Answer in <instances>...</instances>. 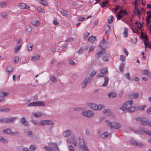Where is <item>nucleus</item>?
Here are the masks:
<instances>
[{
  "label": "nucleus",
  "mask_w": 151,
  "mask_h": 151,
  "mask_svg": "<svg viewBox=\"0 0 151 151\" xmlns=\"http://www.w3.org/2000/svg\"><path fill=\"white\" fill-rule=\"evenodd\" d=\"M105 122L107 125L111 129H117L121 127L119 124L116 122H113L112 123L108 120H106Z\"/></svg>",
  "instance_id": "1"
},
{
  "label": "nucleus",
  "mask_w": 151,
  "mask_h": 151,
  "mask_svg": "<svg viewBox=\"0 0 151 151\" xmlns=\"http://www.w3.org/2000/svg\"><path fill=\"white\" fill-rule=\"evenodd\" d=\"M136 119L137 121L141 122L140 124L142 125L146 126L148 125L149 127H151V122L149 119L141 117L137 118Z\"/></svg>",
  "instance_id": "2"
},
{
  "label": "nucleus",
  "mask_w": 151,
  "mask_h": 151,
  "mask_svg": "<svg viewBox=\"0 0 151 151\" xmlns=\"http://www.w3.org/2000/svg\"><path fill=\"white\" fill-rule=\"evenodd\" d=\"M78 141L80 148L83 151H89L83 139L79 138H78Z\"/></svg>",
  "instance_id": "3"
},
{
  "label": "nucleus",
  "mask_w": 151,
  "mask_h": 151,
  "mask_svg": "<svg viewBox=\"0 0 151 151\" xmlns=\"http://www.w3.org/2000/svg\"><path fill=\"white\" fill-rule=\"evenodd\" d=\"M132 104V100H131L128 101L124 103L122 105V106L120 107V109L123 111H125L126 110H127V108L129 107H130Z\"/></svg>",
  "instance_id": "4"
},
{
  "label": "nucleus",
  "mask_w": 151,
  "mask_h": 151,
  "mask_svg": "<svg viewBox=\"0 0 151 151\" xmlns=\"http://www.w3.org/2000/svg\"><path fill=\"white\" fill-rule=\"evenodd\" d=\"M45 105L44 102L42 101H37L29 103L28 104L29 106H43Z\"/></svg>",
  "instance_id": "5"
},
{
  "label": "nucleus",
  "mask_w": 151,
  "mask_h": 151,
  "mask_svg": "<svg viewBox=\"0 0 151 151\" xmlns=\"http://www.w3.org/2000/svg\"><path fill=\"white\" fill-rule=\"evenodd\" d=\"M82 115L86 117L91 118L93 117L94 114L91 111L88 110L83 111L81 113Z\"/></svg>",
  "instance_id": "6"
},
{
  "label": "nucleus",
  "mask_w": 151,
  "mask_h": 151,
  "mask_svg": "<svg viewBox=\"0 0 151 151\" xmlns=\"http://www.w3.org/2000/svg\"><path fill=\"white\" fill-rule=\"evenodd\" d=\"M106 52V49L104 48H103L96 54L95 57L96 58H99L105 54Z\"/></svg>",
  "instance_id": "7"
},
{
  "label": "nucleus",
  "mask_w": 151,
  "mask_h": 151,
  "mask_svg": "<svg viewBox=\"0 0 151 151\" xmlns=\"http://www.w3.org/2000/svg\"><path fill=\"white\" fill-rule=\"evenodd\" d=\"M108 72L107 68H104L103 69H101L100 71L101 74H98L97 75V77H104L106 73Z\"/></svg>",
  "instance_id": "8"
},
{
  "label": "nucleus",
  "mask_w": 151,
  "mask_h": 151,
  "mask_svg": "<svg viewBox=\"0 0 151 151\" xmlns=\"http://www.w3.org/2000/svg\"><path fill=\"white\" fill-rule=\"evenodd\" d=\"M90 81V78L87 77L83 83L81 84V88L82 89L85 88L89 83Z\"/></svg>",
  "instance_id": "9"
},
{
  "label": "nucleus",
  "mask_w": 151,
  "mask_h": 151,
  "mask_svg": "<svg viewBox=\"0 0 151 151\" xmlns=\"http://www.w3.org/2000/svg\"><path fill=\"white\" fill-rule=\"evenodd\" d=\"M130 142L134 145L138 147H144L145 146L144 144L141 143L139 142L135 141L134 140L131 139L130 140Z\"/></svg>",
  "instance_id": "10"
},
{
  "label": "nucleus",
  "mask_w": 151,
  "mask_h": 151,
  "mask_svg": "<svg viewBox=\"0 0 151 151\" xmlns=\"http://www.w3.org/2000/svg\"><path fill=\"white\" fill-rule=\"evenodd\" d=\"M139 96V94L136 93H132L129 94L128 95V97L130 99H136L138 98Z\"/></svg>",
  "instance_id": "11"
},
{
  "label": "nucleus",
  "mask_w": 151,
  "mask_h": 151,
  "mask_svg": "<svg viewBox=\"0 0 151 151\" xmlns=\"http://www.w3.org/2000/svg\"><path fill=\"white\" fill-rule=\"evenodd\" d=\"M71 133V131L70 130H66L63 132L62 134L65 137H67L70 136Z\"/></svg>",
  "instance_id": "12"
},
{
  "label": "nucleus",
  "mask_w": 151,
  "mask_h": 151,
  "mask_svg": "<svg viewBox=\"0 0 151 151\" xmlns=\"http://www.w3.org/2000/svg\"><path fill=\"white\" fill-rule=\"evenodd\" d=\"M6 118V123H14L17 119L16 117H11Z\"/></svg>",
  "instance_id": "13"
},
{
  "label": "nucleus",
  "mask_w": 151,
  "mask_h": 151,
  "mask_svg": "<svg viewBox=\"0 0 151 151\" xmlns=\"http://www.w3.org/2000/svg\"><path fill=\"white\" fill-rule=\"evenodd\" d=\"M87 105L93 110H96L97 104L93 103H89L87 104Z\"/></svg>",
  "instance_id": "14"
},
{
  "label": "nucleus",
  "mask_w": 151,
  "mask_h": 151,
  "mask_svg": "<svg viewBox=\"0 0 151 151\" xmlns=\"http://www.w3.org/2000/svg\"><path fill=\"white\" fill-rule=\"evenodd\" d=\"M21 123L26 126H29V123L28 122L26 121V119L24 117H23L21 121Z\"/></svg>",
  "instance_id": "15"
},
{
  "label": "nucleus",
  "mask_w": 151,
  "mask_h": 151,
  "mask_svg": "<svg viewBox=\"0 0 151 151\" xmlns=\"http://www.w3.org/2000/svg\"><path fill=\"white\" fill-rule=\"evenodd\" d=\"M145 48L149 47L151 49V42L147 41V40H145L144 42Z\"/></svg>",
  "instance_id": "16"
},
{
  "label": "nucleus",
  "mask_w": 151,
  "mask_h": 151,
  "mask_svg": "<svg viewBox=\"0 0 151 151\" xmlns=\"http://www.w3.org/2000/svg\"><path fill=\"white\" fill-rule=\"evenodd\" d=\"M40 59V55L39 54H37L34 56L32 57L31 60L33 61H37Z\"/></svg>",
  "instance_id": "17"
},
{
  "label": "nucleus",
  "mask_w": 151,
  "mask_h": 151,
  "mask_svg": "<svg viewBox=\"0 0 151 151\" xmlns=\"http://www.w3.org/2000/svg\"><path fill=\"white\" fill-rule=\"evenodd\" d=\"M104 29L106 33V34H108L110 31V25L108 24L106 25L104 27Z\"/></svg>",
  "instance_id": "18"
},
{
  "label": "nucleus",
  "mask_w": 151,
  "mask_h": 151,
  "mask_svg": "<svg viewBox=\"0 0 151 151\" xmlns=\"http://www.w3.org/2000/svg\"><path fill=\"white\" fill-rule=\"evenodd\" d=\"M103 113L107 116L111 115L112 114V112L109 109H105L103 111Z\"/></svg>",
  "instance_id": "19"
},
{
  "label": "nucleus",
  "mask_w": 151,
  "mask_h": 151,
  "mask_svg": "<svg viewBox=\"0 0 151 151\" xmlns=\"http://www.w3.org/2000/svg\"><path fill=\"white\" fill-rule=\"evenodd\" d=\"M6 71L7 72L8 74H11L13 71V68L10 66H8L6 69Z\"/></svg>",
  "instance_id": "20"
},
{
  "label": "nucleus",
  "mask_w": 151,
  "mask_h": 151,
  "mask_svg": "<svg viewBox=\"0 0 151 151\" xmlns=\"http://www.w3.org/2000/svg\"><path fill=\"white\" fill-rule=\"evenodd\" d=\"M31 23L35 27H37L40 24V22L38 20H32L31 21Z\"/></svg>",
  "instance_id": "21"
},
{
  "label": "nucleus",
  "mask_w": 151,
  "mask_h": 151,
  "mask_svg": "<svg viewBox=\"0 0 151 151\" xmlns=\"http://www.w3.org/2000/svg\"><path fill=\"white\" fill-rule=\"evenodd\" d=\"M109 135V134L107 132H104L103 133L101 134L100 136L101 138L105 139Z\"/></svg>",
  "instance_id": "22"
},
{
  "label": "nucleus",
  "mask_w": 151,
  "mask_h": 151,
  "mask_svg": "<svg viewBox=\"0 0 151 151\" xmlns=\"http://www.w3.org/2000/svg\"><path fill=\"white\" fill-rule=\"evenodd\" d=\"M135 107L134 106L129 107L127 108V111L129 112H133L135 111Z\"/></svg>",
  "instance_id": "23"
},
{
  "label": "nucleus",
  "mask_w": 151,
  "mask_h": 151,
  "mask_svg": "<svg viewBox=\"0 0 151 151\" xmlns=\"http://www.w3.org/2000/svg\"><path fill=\"white\" fill-rule=\"evenodd\" d=\"M50 146L52 147H54L58 151H59V149L58 148V146L57 144L56 143L52 142L50 143L49 145Z\"/></svg>",
  "instance_id": "24"
},
{
  "label": "nucleus",
  "mask_w": 151,
  "mask_h": 151,
  "mask_svg": "<svg viewBox=\"0 0 151 151\" xmlns=\"http://www.w3.org/2000/svg\"><path fill=\"white\" fill-rule=\"evenodd\" d=\"M109 81V78L106 77L105 76L104 77V83H103L102 86L103 87H106V86L108 84Z\"/></svg>",
  "instance_id": "25"
},
{
  "label": "nucleus",
  "mask_w": 151,
  "mask_h": 151,
  "mask_svg": "<svg viewBox=\"0 0 151 151\" xmlns=\"http://www.w3.org/2000/svg\"><path fill=\"white\" fill-rule=\"evenodd\" d=\"M109 97L114 98L117 96V94L114 92H111L108 94Z\"/></svg>",
  "instance_id": "26"
},
{
  "label": "nucleus",
  "mask_w": 151,
  "mask_h": 151,
  "mask_svg": "<svg viewBox=\"0 0 151 151\" xmlns=\"http://www.w3.org/2000/svg\"><path fill=\"white\" fill-rule=\"evenodd\" d=\"M9 94V93L5 91L0 92V97L4 98Z\"/></svg>",
  "instance_id": "27"
},
{
  "label": "nucleus",
  "mask_w": 151,
  "mask_h": 151,
  "mask_svg": "<svg viewBox=\"0 0 151 151\" xmlns=\"http://www.w3.org/2000/svg\"><path fill=\"white\" fill-rule=\"evenodd\" d=\"M96 38L94 36H91L89 37L88 39V40L91 42L93 43L96 40Z\"/></svg>",
  "instance_id": "28"
},
{
  "label": "nucleus",
  "mask_w": 151,
  "mask_h": 151,
  "mask_svg": "<svg viewBox=\"0 0 151 151\" xmlns=\"http://www.w3.org/2000/svg\"><path fill=\"white\" fill-rule=\"evenodd\" d=\"M142 130L146 134L151 136V132L148 130L147 129L145 128H143Z\"/></svg>",
  "instance_id": "29"
},
{
  "label": "nucleus",
  "mask_w": 151,
  "mask_h": 151,
  "mask_svg": "<svg viewBox=\"0 0 151 151\" xmlns=\"http://www.w3.org/2000/svg\"><path fill=\"white\" fill-rule=\"evenodd\" d=\"M105 108V106L103 104L97 105L96 110H100Z\"/></svg>",
  "instance_id": "30"
},
{
  "label": "nucleus",
  "mask_w": 151,
  "mask_h": 151,
  "mask_svg": "<svg viewBox=\"0 0 151 151\" xmlns=\"http://www.w3.org/2000/svg\"><path fill=\"white\" fill-rule=\"evenodd\" d=\"M3 132L4 133H5L8 134H11L12 131L10 129L8 128L5 129L3 131Z\"/></svg>",
  "instance_id": "31"
},
{
  "label": "nucleus",
  "mask_w": 151,
  "mask_h": 151,
  "mask_svg": "<svg viewBox=\"0 0 151 151\" xmlns=\"http://www.w3.org/2000/svg\"><path fill=\"white\" fill-rule=\"evenodd\" d=\"M50 80L53 83H55L57 81V80L55 77L53 76H51L50 77Z\"/></svg>",
  "instance_id": "32"
},
{
  "label": "nucleus",
  "mask_w": 151,
  "mask_h": 151,
  "mask_svg": "<svg viewBox=\"0 0 151 151\" xmlns=\"http://www.w3.org/2000/svg\"><path fill=\"white\" fill-rule=\"evenodd\" d=\"M33 115L37 117H39L41 116L42 115V113L40 111L37 112L36 113H33Z\"/></svg>",
  "instance_id": "33"
},
{
  "label": "nucleus",
  "mask_w": 151,
  "mask_h": 151,
  "mask_svg": "<svg viewBox=\"0 0 151 151\" xmlns=\"http://www.w3.org/2000/svg\"><path fill=\"white\" fill-rule=\"evenodd\" d=\"M0 141L6 144L8 143V141L7 139L1 136H0Z\"/></svg>",
  "instance_id": "34"
},
{
  "label": "nucleus",
  "mask_w": 151,
  "mask_h": 151,
  "mask_svg": "<svg viewBox=\"0 0 151 151\" xmlns=\"http://www.w3.org/2000/svg\"><path fill=\"white\" fill-rule=\"evenodd\" d=\"M55 124V123L54 122H52L51 121L49 120H46V125H48L50 126H53Z\"/></svg>",
  "instance_id": "35"
},
{
  "label": "nucleus",
  "mask_w": 151,
  "mask_h": 151,
  "mask_svg": "<svg viewBox=\"0 0 151 151\" xmlns=\"http://www.w3.org/2000/svg\"><path fill=\"white\" fill-rule=\"evenodd\" d=\"M127 31V28L126 27H125L124 28V32L123 33L124 36V37H128Z\"/></svg>",
  "instance_id": "36"
},
{
  "label": "nucleus",
  "mask_w": 151,
  "mask_h": 151,
  "mask_svg": "<svg viewBox=\"0 0 151 151\" xmlns=\"http://www.w3.org/2000/svg\"><path fill=\"white\" fill-rule=\"evenodd\" d=\"M119 13V14H122L124 15H128V13L126 10L121 9L120 10Z\"/></svg>",
  "instance_id": "37"
},
{
  "label": "nucleus",
  "mask_w": 151,
  "mask_h": 151,
  "mask_svg": "<svg viewBox=\"0 0 151 151\" xmlns=\"http://www.w3.org/2000/svg\"><path fill=\"white\" fill-rule=\"evenodd\" d=\"M32 30V27L30 26H28L27 27L26 30L28 32H31Z\"/></svg>",
  "instance_id": "38"
},
{
  "label": "nucleus",
  "mask_w": 151,
  "mask_h": 151,
  "mask_svg": "<svg viewBox=\"0 0 151 151\" xmlns=\"http://www.w3.org/2000/svg\"><path fill=\"white\" fill-rule=\"evenodd\" d=\"M1 112H9V111L10 110V109L8 108H5V107L1 108Z\"/></svg>",
  "instance_id": "39"
},
{
  "label": "nucleus",
  "mask_w": 151,
  "mask_h": 151,
  "mask_svg": "<svg viewBox=\"0 0 151 151\" xmlns=\"http://www.w3.org/2000/svg\"><path fill=\"white\" fill-rule=\"evenodd\" d=\"M21 45L20 44L19 45L15 47V48L14 49V52L16 53H17L18 50H19L21 46Z\"/></svg>",
  "instance_id": "40"
},
{
  "label": "nucleus",
  "mask_w": 151,
  "mask_h": 151,
  "mask_svg": "<svg viewBox=\"0 0 151 151\" xmlns=\"http://www.w3.org/2000/svg\"><path fill=\"white\" fill-rule=\"evenodd\" d=\"M137 37H134L132 38L131 39V42L133 44H135L137 42Z\"/></svg>",
  "instance_id": "41"
},
{
  "label": "nucleus",
  "mask_w": 151,
  "mask_h": 151,
  "mask_svg": "<svg viewBox=\"0 0 151 151\" xmlns=\"http://www.w3.org/2000/svg\"><path fill=\"white\" fill-rule=\"evenodd\" d=\"M37 9L41 13H44L45 12L44 9L42 8L40 6H38L37 8Z\"/></svg>",
  "instance_id": "42"
},
{
  "label": "nucleus",
  "mask_w": 151,
  "mask_h": 151,
  "mask_svg": "<svg viewBox=\"0 0 151 151\" xmlns=\"http://www.w3.org/2000/svg\"><path fill=\"white\" fill-rule=\"evenodd\" d=\"M60 12L64 16H66L68 14L67 12L63 9L61 10Z\"/></svg>",
  "instance_id": "43"
},
{
  "label": "nucleus",
  "mask_w": 151,
  "mask_h": 151,
  "mask_svg": "<svg viewBox=\"0 0 151 151\" xmlns=\"http://www.w3.org/2000/svg\"><path fill=\"white\" fill-rule=\"evenodd\" d=\"M147 16L146 18L147 19H150L151 18V11H147Z\"/></svg>",
  "instance_id": "44"
},
{
  "label": "nucleus",
  "mask_w": 151,
  "mask_h": 151,
  "mask_svg": "<svg viewBox=\"0 0 151 151\" xmlns=\"http://www.w3.org/2000/svg\"><path fill=\"white\" fill-rule=\"evenodd\" d=\"M135 14H137V16L139 17L140 16V12L138 8L136 9V10H135Z\"/></svg>",
  "instance_id": "45"
},
{
  "label": "nucleus",
  "mask_w": 151,
  "mask_h": 151,
  "mask_svg": "<svg viewBox=\"0 0 151 151\" xmlns=\"http://www.w3.org/2000/svg\"><path fill=\"white\" fill-rule=\"evenodd\" d=\"M36 148V145H32L30 147V150L31 151H34Z\"/></svg>",
  "instance_id": "46"
},
{
  "label": "nucleus",
  "mask_w": 151,
  "mask_h": 151,
  "mask_svg": "<svg viewBox=\"0 0 151 151\" xmlns=\"http://www.w3.org/2000/svg\"><path fill=\"white\" fill-rule=\"evenodd\" d=\"M73 139H72V143L75 146H76L77 144L76 139L74 137H73Z\"/></svg>",
  "instance_id": "47"
},
{
  "label": "nucleus",
  "mask_w": 151,
  "mask_h": 151,
  "mask_svg": "<svg viewBox=\"0 0 151 151\" xmlns=\"http://www.w3.org/2000/svg\"><path fill=\"white\" fill-rule=\"evenodd\" d=\"M109 59V57L107 56H104L102 58V60L104 62L108 61Z\"/></svg>",
  "instance_id": "48"
},
{
  "label": "nucleus",
  "mask_w": 151,
  "mask_h": 151,
  "mask_svg": "<svg viewBox=\"0 0 151 151\" xmlns=\"http://www.w3.org/2000/svg\"><path fill=\"white\" fill-rule=\"evenodd\" d=\"M120 60L122 62H124L126 60V57L124 55H120Z\"/></svg>",
  "instance_id": "49"
},
{
  "label": "nucleus",
  "mask_w": 151,
  "mask_h": 151,
  "mask_svg": "<svg viewBox=\"0 0 151 151\" xmlns=\"http://www.w3.org/2000/svg\"><path fill=\"white\" fill-rule=\"evenodd\" d=\"M125 66V64L124 63H122L119 67V69L121 72H123V69Z\"/></svg>",
  "instance_id": "50"
},
{
  "label": "nucleus",
  "mask_w": 151,
  "mask_h": 151,
  "mask_svg": "<svg viewBox=\"0 0 151 151\" xmlns=\"http://www.w3.org/2000/svg\"><path fill=\"white\" fill-rule=\"evenodd\" d=\"M126 78L129 80H131V78L130 77V75L129 73H128L125 74Z\"/></svg>",
  "instance_id": "51"
},
{
  "label": "nucleus",
  "mask_w": 151,
  "mask_h": 151,
  "mask_svg": "<svg viewBox=\"0 0 151 151\" xmlns=\"http://www.w3.org/2000/svg\"><path fill=\"white\" fill-rule=\"evenodd\" d=\"M109 0H106L103 2L102 3L101 6L103 8L105 6V5L108 3Z\"/></svg>",
  "instance_id": "52"
},
{
  "label": "nucleus",
  "mask_w": 151,
  "mask_h": 151,
  "mask_svg": "<svg viewBox=\"0 0 151 151\" xmlns=\"http://www.w3.org/2000/svg\"><path fill=\"white\" fill-rule=\"evenodd\" d=\"M40 3L42 4L45 6L47 4V2L45 0H40Z\"/></svg>",
  "instance_id": "53"
},
{
  "label": "nucleus",
  "mask_w": 151,
  "mask_h": 151,
  "mask_svg": "<svg viewBox=\"0 0 151 151\" xmlns=\"http://www.w3.org/2000/svg\"><path fill=\"white\" fill-rule=\"evenodd\" d=\"M1 15L4 18H6L8 16L7 13L5 12H3L1 14Z\"/></svg>",
  "instance_id": "54"
},
{
  "label": "nucleus",
  "mask_w": 151,
  "mask_h": 151,
  "mask_svg": "<svg viewBox=\"0 0 151 151\" xmlns=\"http://www.w3.org/2000/svg\"><path fill=\"white\" fill-rule=\"evenodd\" d=\"M110 19H108V22L109 23H111L113 22V19H114V17L111 15L110 16Z\"/></svg>",
  "instance_id": "55"
},
{
  "label": "nucleus",
  "mask_w": 151,
  "mask_h": 151,
  "mask_svg": "<svg viewBox=\"0 0 151 151\" xmlns=\"http://www.w3.org/2000/svg\"><path fill=\"white\" fill-rule=\"evenodd\" d=\"M6 3L5 2H2L0 4V6L2 8L6 7Z\"/></svg>",
  "instance_id": "56"
},
{
  "label": "nucleus",
  "mask_w": 151,
  "mask_h": 151,
  "mask_svg": "<svg viewBox=\"0 0 151 151\" xmlns=\"http://www.w3.org/2000/svg\"><path fill=\"white\" fill-rule=\"evenodd\" d=\"M0 122L4 123H6V118H4L0 119Z\"/></svg>",
  "instance_id": "57"
},
{
  "label": "nucleus",
  "mask_w": 151,
  "mask_h": 151,
  "mask_svg": "<svg viewBox=\"0 0 151 151\" xmlns=\"http://www.w3.org/2000/svg\"><path fill=\"white\" fill-rule=\"evenodd\" d=\"M72 139H73V137H71L70 138H68L67 139L66 141L68 143L70 144L72 142Z\"/></svg>",
  "instance_id": "58"
},
{
  "label": "nucleus",
  "mask_w": 151,
  "mask_h": 151,
  "mask_svg": "<svg viewBox=\"0 0 151 151\" xmlns=\"http://www.w3.org/2000/svg\"><path fill=\"white\" fill-rule=\"evenodd\" d=\"M33 45L31 44H29L27 45L28 50L31 51L32 49Z\"/></svg>",
  "instance_id": "59"
},
{
  "label": "nucleus",
  "mask_w": 151,
  "mask_h": 151,
  "mask_svg": "<svg viewBox=\"0 0 151 151\" xmlns=\"http://www.w3.org/2000/svg\"><path fill=\"white\" fill-rule=\"evenodd\" d=\"M40 123L42 125H44L46 124V120H42L40 121Z\"/></svg>",
  "instance_id": "60"
},
{
  "label": "nucleus",
  "mask_w": 151,
  "mask_h": 151,
  "mask_svg": "<svg viewBox=\"0 0 151 151\" xmlns=\"http://www.w3.org/2000/svg\"><path fill=\"white\" fill-rule=\"evenodd\" d=\"M96 70L92 71L90 73V76L91 77H93L95 76V74L96 73Z\"/></svg>",
  "instance_id": "61"
},
{
  "label": "nucleus",
  "mask_w": 151,
  "mask_h": 151,
  "mask_svg": "<svg viewBox=\"0 0 151 151\" xmlns=\"http://www.w3.org/2000/svg\"><path fill=\"white\" fill-rule=\"evenodd\" d=\"M69 151H74V149L72 145H69Z\"/></svg>",
  "instance_id": "62"
},
{
  "label": "nucleus",
  "mask_w": 151,
  "mask_h": 151,
  "mask_svg": "<svg viewBox=\"0 0 151 151\" xmlns=\"http://www.w3.org/2000/svg\"><path fill=\"white\" fill-rule=\"evenodd\" d=\"M25 4L24 3H21L19 5V6L22 9H25Z\"/></svg>",
  "instance_id": "63"
},
{
  "label": "nucleus",
  "mask_w": 151,
  "mask_h": 151,
  "mask_svg": "<svg viewBox=\"0 0 151 151\" xmlns=\"http://www.w3.org/2000/svg\"><path fill=\"white\" fill-rule=\"evenodd\" d=\"M149 72L148 70H145L143 71L142 72V74L147 75Z\"/></svg>",
  "instance_id": "64"
}]
</instances>
